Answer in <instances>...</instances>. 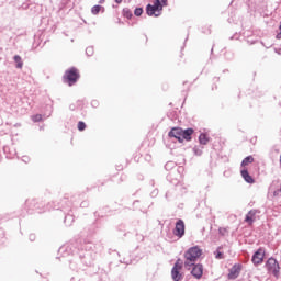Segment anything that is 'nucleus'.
Listing matches in <instances>:
<instances>
[{"instance_id": "f257e3e1", "label": "nucleus", "mask_w": 281, "mask_h": 281, "mask_svg": "<svg viewBox=\"0 0 281 281\" xmlns=\"http://www.w3.org/2000/svg\"><path fill=\"white\" fill-rule=\"evenodd\" d=\"M203 254V250H201V248H199V246H194L189 248L186 252H184V267H194V262H196V260H199V258H201V255Z\"/></svg>"}, {"instance_id": "f03ea898", "label": "nucleus", "mask_w": 281, "mask_h": 281, "mask_svg": "<svg viewBox=\"0 0 281 281\" xmlns=\"http://www.w3.org/2000/svg\"><path fill=\"white\" fill-rule=\"evenodd\" d=\"M79 78H80V75L78 74V69L76 68H70L65 74V80L66 82H68L69 87H71L72 85H76Z\"/></svg>"}, {"instance_id": "7ed1b4c3", "label": "nucleus", "mask_w": 281, "mask_h": 281, "mask_svg": "<svg viewBox=\"0 0 281 281\" xmlns=\"http://www.w3.org/2000/svg\"><path fill=\"white\" fill-rule=\"evenodd\" d=\"M181 269H183V266L181 265V260L178 259L171 269V278L173 281L183 280V274L181 273Z\"/></svg>"}, {"instance_id": "20e7f679", "label": "nucleus", "mask_w": 281, "mask_h": 281, "mask_svg": "<svg viewBox=\"0 0 281 281\" xmlns=\"http://www.w3.org/2000/svg\"><path fill=\"white\" fill-rule=\"evenodd\" d=\"M161 10H164V5L157 4V2H154V4H147L146 7L148 16H161Z\"/></svg>"}, {"instance_id": "39448f33", "label": "nucleus", "mask_w": 281, "mask_h": 281, "mask_svg": "<svg viewBox=\"0 0 281 281\" xmlns=\"http://www.w3.org/2000/svg\"><path fill=\"white\" fill-rule=\"evenodd\" d=\"M266 268L270 273H273L276 278H278L280 273V265L278 263V260L273 258L268 259Z\"/></svg>"}, {"instance_id": "423d86ee", "label": "nucleus", "mask_w": 281, "mask_h": 281, "mask_svg": "<svg viewBox=\"0 0 281 281\" xmlns=\"http://www.w3.org/2000/svg\"><path fill=\"white\" fill-rule=\"evenodd\" d=\"M173 234L178 238H183V236H186V223H183V220L177 221Z\"/></svg>"}, {"instance_id": "0eeeda50", "label": "nucleus", "mask_w": 281, "mask_h": 281, "mask_svg": "<svg viewBox=\"0 0 281 281\" xmlns=\"http://www.w3.org/2000/svg\"><path fill=\"white\" fill-rule=\"evenodd\" d=\"M169 137H175L180 144L183 143V130L181 127H173L169 132Z\"/></svg>"}, {"instance_id": "6e6552de", "label": "nucleus", "mask_w": 281, "mask_h": 281, "mask_svg": "<svg viewBox=\"0 0 281 281\" xmlns=\"http://www.w3.org/2000/svg\"><path fill=\"white\" fill-rule=\"evenodd\" d=\"M191 276H193V278H195L196 280H201V278H203V265H193Z\"/></svg>"}, {"instance_id": "1a4fd4ad", "label": "nucleus", "mask_w": 281, "mask_h": 281, "mask_svg": "<svg viewBox=\"0 0 281 281\" xmlns=\"http://www.w3.org/2000/svg\"><path fill=\"white\" fill-rule=\"evenodd\" d=\"M262 260H265V250L258 249L252 256L254 265H261Z\"/></svg>"}, {"instance_id": "9d476101", "label": "nucleus", "mask_w": 281, "mask_h": 281, "mask_svg": "<svg viewBox=\"0 0 281 281\" xmlns=\"http://www.w3.org/2000/svg\"><path fill=\"white\" fill-rule=\"evenodd\" d=\"M240 265H234L228 273V279L229 280H236V278H238V276H240Z\"/></svg>"}, {"instance_id": "9b49d317", "label": "nucleus", "mask_w": 281, "mask_h": 281, "mask_svg": "<svg viewBox=\"0 0 281 281\" xmlns=\"http://www.w3.org/2000/svg\"><path fill=\"white\" fill-rule=\"evenodd\" d=\"M256 210H251L247 213L245 222L248 223V225H252L254 221H256Z\"/></svg>"}, {"instance_id": "f8f14e48", "label": "nucleus", "mask_w": 281, "mask_h": 281, "mask_svg": "<svg viewBox=\"0 0 281 281\" xmlns=\"http://www.w3.org/2000/svg\"><path fill=\"white\" fill-rule=\"evenodd\" d=\"M240 175L246 183H254V178L249 175L247 169H241Z\"/></svg>"}, {"instance_id": "ddd939ff", "label": "nucleus", "mask_w": 281, "mask_h": 281, "mask_svg": "<svg viewBox=\"0 0 281 281\" xmlns=\"http://www.w3.org/2000/svg\"><path fill=\"white\" fill-rule=\"evenodd\" d=\"M192 133H194L192 128L182 130V142L183 139L190 142V139H192Z\"/></svg>"}, {"instance_id": "4468645a", "label": "nucleus", "mask_w": 281, "mask_h": 281, "mask_svg": "<svg viewBox=\"0 0 281 281\" xmlns=\"http://www.w3.org/2000/svg\"><path fill=\"white\" fill-rule=\"evenodd\" d=\"M14 63H16V69H23V59L21 58V56L15 55L13 57Z\"/></svg>"}, {"instance_id": "2eb2a0df", "label": "nucleus", "mask_w": 281, "mask_h": 281, "mask_svg": "<svg viewBox=\"0 0 281 281\" xmlns=\"http://www.w3.org/2000/svg\"><path fill=\"white\" fill-rule=\"evenodd\" d=\"M199 142H200V144L205 146L207 144V142H210V137H207V134L202 133L199 136Z\"/></svg>"}, {"instance_id": "dca6fc26", "label": "nucleus", "mask_w": 281, "mask_h": 281, "mask_svg": "<svg viewBox=\"0 0 281 281\" xmlns=\"http://www.w3.org/2000/svg\"><path fill=\"white\" fill-rule=\"evenodd\" d=\"M249 164H254V156H248L241 161V167L249 166Z\"/></svg>"}, {"instance_id": "f3484780", "label": "nucleus", "mask_w": 281, "mask_h": 281, "mask_svg": "<svg viewBox=\"0 0 281 281\" xmlns=\"http://www.w3.org/2000/svg\"><path fill=\"white\" fill-rule=\"evenodd\" d=\"M100 10H104V8L102 5H94L91 8V13L94 15L100 14Z\"/></svg>"}, {"instance_id": "a211bd4d", "label": "nucleus", "mask_w": 281, "mask_h": 281, "mask_svg": "<svg viewBox=\"0 0 281 281\" xmlns=\"http://www.w3.org/2000/svg\"><path fill=\"white\" fill-rule=\"evenodd\" d=\"M143 13H144V9L142 8H136L134 11L135 16H142Z\"/></svg>"}, {"instance_id": "6ab92c4d", "label": "nucleus", "mask_w": 281, "mask_h": 281, "mask_svg": "<svg viewBox=\"0 0 281 281\" xmlns=\"http://www.w3.org/2000/svg\"><path fill=\"white\" fill-rule=\"evenodd\" d=\"M33 122H41L43 120V115L41 114H35L32 116Z\"/></svg>"}, {"instance_id": "aec40b11", "label": "nucleus", "mask_w": 281, "mask_h": 281, "mask_svg": "<svg viewBox=\"0 0 281 281\" xmlns=\"http://www.w3.org/2000/svg\"><path fill=\"white\" fill-rule=\"evenodd\" d=\"M85 128H87V124H85V122L80 121L78 123V131H85Z\"/></svg>"}, {"instance_id": "412c9836", "label": "nucleus", "mask_w": 281, "mask_h": 281, "mask_svg": "<svg viewBox=\"0 0 281 281\" xmlns=\"http://www.w3.org/2000/svg\"><path fill=\"white\" fill-rule=\"evenodd\" d=\"M123 13H124V16H126V19H131V16H133V13L128 11V9H124Z\"/></svg>"}, {"instance_id": "4be33fe9", "label": "nucleus", "mask_w": 281, "mask_h": 281, "mask_svg": "<svg viewBox=\"0 0 281 281\" xmlns=\"http://www.w3.org/2000/svg\"><path fill=\"white\" fill-rule=\"evenodd\" d=\"M86 54H87L88 56H93V47H88V48H86Z\"/></svg>"}, {"instance_id": "5701e85b", "label": "nucleus", "mask_w": 281, "mask_h": 281, "mask_svg": "<svg viewBox=\"0 0 281 281\" xmlns=\"http://www.w3.org/2000/svg\"><path fill=\"white\" fill-rule=\"evenodd\" d=\"M215 258L217 259V260H223V252H221V251H216L215 252Z\"/></svg>"}, {"instance_id": "b1692460", "label": "nucleus", "mask_w": 281, "mask_h": 281, "mask_svg": "<svg viewBox=\"0 0 281 281\" xmlns=\"http://www.w3.org/2000/svg\"><path fill=\"white\" fill-rule=\"evenodd\" d=\"M218 232L221 236H225V234H227V228H220Z\"/></svg>"}, {"instance_id": "393cba45", "label": "nucleus", "mask_w": 281, "mask_h": 281, "mask_svg": "<svg viewBox=\"0 0 281 281\" xmlns=\"http://www.w3.org/2000/svg\"><path fill=\"white\" fill-rule=\"evenodd\" d=\"M161 1H166V0H154V3H157L158 5H161Z\"/></svg>"}, {"instance_id": "a878e982", "label": "nucleus", "mask_w": 281, "mask_h": 281, "mask_svg": "<svg viewBox=\"0 0 281 281\" xmlns=\"http://www.w3.org/2000/svg\"><path fill=\"white\" fill-rule=\"evenodd\" d=\"M277 38H278V40L281 38V31H280V33L277 34Z\"/></svg>"}, {"instance_id": "bb28decb", "label": "nucleus", "mask_w": 281, "mask_h": 281, "mask_svg": "<svg viewBox=\"0 0 281 281\" xmlns=\"http://www.w3.org/2000/svg\"><path fill=\"white\" fill-rule=\"evenodd\" d=\"M34 238H36V236L30 235V239H31V240H34Z\"/></svg>"}, {"instance_id": "cd10ccee", "label": "nucleus", "mask_w": 281, "mask_h": 281, "mask_svg": "<svg viewBox=\"0 0 281 281\" xmlns=\"http://www.w3.org/2000/svg\"><path fill=\"white\" fill-rule=\"evenodd\" d=\"M23 161L27 162V161H30V158L24 157Z\"/></svg>"}, {"instance_id": "c85d7f7f", "label": "nucleus", "mask_w": 281, "mask_h": 281, "mask_svg": "<svg viewBox=\"0 0 281 281\" xmlns=\"http://www.w3.org/2000/svg\"><path fill=\"white\" fill-rule=\"evenodd\" d=\"M115 3H122V0H115Z\"/></svg>"}, {"instance_id": "c756f323", "label": "nucleus", "mask_w": 281, "mask_h": 281, "mask_svg": "<svg viewBox=\"0 0 281 281\" xmlns=\"http://www.w3.org/2000/svg\"><path fill=\"white\" fill-rule=\"evenodd\" d=\"M104 1H105V0H100L99 3L102 4V3H104Z\"/></svg>"}]
</instances>
